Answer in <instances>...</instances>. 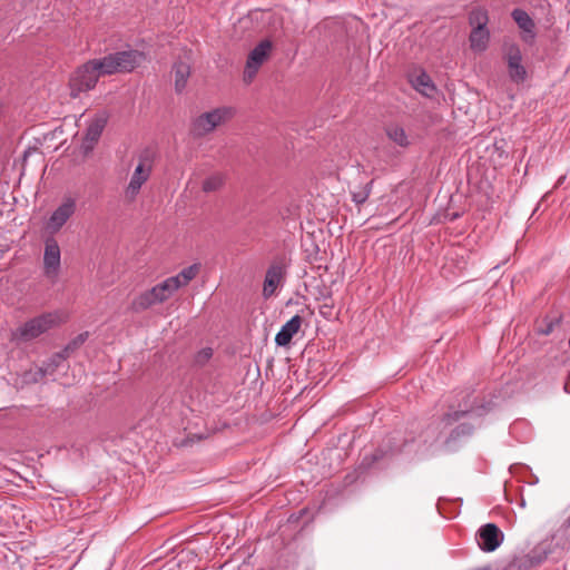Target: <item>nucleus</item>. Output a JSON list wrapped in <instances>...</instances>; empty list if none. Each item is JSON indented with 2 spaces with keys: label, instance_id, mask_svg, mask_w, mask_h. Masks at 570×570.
<instances>
[{
  "label": "nucleus",
  "instance_id": "nucleus-1",
  "mask_svg": "<svg viewBox=\"0 0 570 570\" xmlns=\"http://www.w3.org/2000/svg\"><path fill=\"white\" fill-rule=\"evenodd\" d=\"M145 59L138 50L117 51L102 58L91 59L77 68L69 80L70 96L77 98L81 92L94 89L98 79L118 72H130Z\"/></svg>",
  "mask_w": 570,
  "mask_h": 570
},
{
  "label": "nucleus",
  "instance_id": "nucleus-2",
  "mask_svg": "<svg viewBox=\"0 0 570 570\" xmlns=\"http://www.w3.org/2000/svg\"><path fill=\"white\" fill-rule=\"evenodd\" d=\"M155 157V151L150 148H145L137 155V164L124 191L127 202H134L150 178Z\"/></svg>",
  "mask_w": 570,
  "mask_h": 570
},
{
  "label": "nucleus",
  "instance_id": "nucleus-3",
  "mask_svg": "<svg viewBox=\"0 0 570 570\" xmlns=\"http://www.w3.org/2000/svg\"><path fill=\"white\" fill-rule=\"evenodd\" d=\"M474 412V409L456 410L453 412L445 413L443 417L438 421L431 423L425 430H423L419 435V448H423L424 451L430 450L441 438L442 431L441 428H446L454 422L460 421L462 417L470 415Z\"/></svg>",
  "mask_w": 570,
  "mask_h": 570
},
{
  "label": "nucleus",
  "instance_id": "nucleus-4",
  "mask_svg": "<svg viewBox=\"0 0 570 570\" xmlns=\"http://www.w3.org/2000/svg\"><path fill=\"white\" fill-rule=\"evenodd\" d=\"M58 323L59 316L57 313H43L17 328L14 337L22 342H29L57 326Z\"/></svg>",
  "mask_w": 570,
  "mask_h": 570
},
{
  "label": "nucleus",
  "instance_id": "nucleus-5",
  "mask_svg": "<svg viewBox=\"0 0 570 570\" xmlns=\"http://www.w3.org/2000/svg\"><path fill=\"white\" fill-rule=\"evenodd\" d=\"M234 116V109L230 107H220L198 116L191 126V132L196 137H202L213 131L217 126L227 121Z\"/></svg>",
  "mask_w": 570,
  "mask_h": 570
},
{
  "label": "nucleus",
  "instance_id": "nucleus-6",
  "mask_svg": "<svg viewBox=\"0 0 570 570\" xmlns=\"http://www.w3.org/2000/svg\"><path fill=\"white\" fill-rule=\"evenodd\" d=\"M273 48L272 40L264 39L250 50L244 69V81L246 83H250L254 80L259 68L271 57Z\"/></svg>",
  "mask_w": 570,
  "mask_h": 570
},
{
  "label": "nucleus",
  "instance_id": "nucleus-7",
  "mask_svg": "<svg viewBox=\"0 0 570 570\" xmlns=\"http://www.w3.org/2000/svg\"><path fill=\"white\" fill-rule=\"evenodd\" d=\"M557 537L546 538L539 542L528 554L515 557L512 561V567L520 570H529L533 567L541 564L549 554L553 552V541Z\"/></svg>",
  "mask_w": 570,
  "mask_h": 570
},
{
  "label": "nucleus",
  "instance_id": "nucleus-8",
  "mask_svg": "<svg viewBox=\"0 0 570 570\" xmlns=\"http://www.w3.org/2000/svg\"><path fill=\"white\" fill-rule=\"evenodd\" d=\"M504 60L507 62V71L511 81L522 83L528 77L527 67L523 63L521 49L515 43L505 45Z\"/></svg>",
  "mask_w": 570,
  "mask_h": 570
},
{
  "label": "nucleus",
  "instance_id": "nucleus-9",
  "mask_svg": "<svg viewBox=\"0 0 570 570\" xmlns=\"http://www.w3.org/2000/svg\"><path fill=\"white\" fill-rule=\"evenodd\" d=\"M76 208V199L72 197H65L62 203L52 212L48 222L46 223V232L51 236L57 234L73 216Z\"/></svg>",
  "mask_w": 570,
  "mask_h": 570
},
{
  "label": "nucleus",
  "instance_id": "nucleus-10",
  "mask_svg": "<svg viewBox=\"0 0 570 570\" xmlns=\"http://www.w3.org/2000/svg\"><path fill=\"white\" fill-rule=\"evenodd\" d=\"M61 265V252L58 242L52 237L45 240L43 274L50 279L57 278Z\"/></svg>",
  "mask_w": 570,
  "mask_h": 570
},
{
  "label": "nucleus",
  "instance_id": "nucleus-11",
  "mask_svg": "<svg viewBox=\"0 0 570 570\" xmlns=\"http://www.w3.org/2000/svg\"><path fill=\"white\" fill-rule=\"evenodd\" d=\"M285 274V266L281 263H273L267 268L263 285V296L265 298H269L275 294L277 287L284 282Z\"/></svg>",
  "mask_w": 570,
  "mask_h": 570
},
{
  "label": "nucleus",
  "instance_id": "nucleus-12",
  "mask_svg": "<svg viewBox=\"0 0 570 570\" xmlns=\"http://www.w3.org/2000/svg\"><path fill=\"white\" fill-rule=\"evenodd\" d=\"M475 540L479 548L484 552H492L499 547V529L494 523L482 525L476 534Z\"/></svg>",
  "mask_w": 570,
  "mask_h": 570
},
{
  "label": "nucleus",
  "instance_id": "nucleus-13",
  "mask_svg": "<svg viewBox=\"0 0 570 570\" xmlns=\"http://www.w3.org/2000/svg\"><path fill=\"white\" fill-rule=\"evenodd\" d=\"M513 20L518 24L521 30V39L528 43L532 45L535 40V23L529 13L522 9H514L511 13Z\"/></svg>",
  "mask_w": 570,
  "mask_h": 570
},
{
  "label": "nucleus",
  "instance_id": "nucleus-14",
  "mask_svg": "<svg viewBox=\"0 0 570 570\" xmlns=\"http://www.w3.org/2000/svg\"><path fill=\"white\" fill-rule=\"evenodd\" d=\"M107 117L105 115L97 116L88 125L81 148L87 154L94 149V146L99 140L102 130L106 126Z\"/></svg>",
  "mask_w": 570,
  "mask_h": 570
},
{
  "label": "nucleus",
  "instance_id": "nucleus-15",
  "mask_svg": "<svg viewBox=\"0 0 570 570\" xmlns=\"http://www.w3.org/2000/svg\"><path fill=\"white\" fill-rule=\"evenodd\" d=\"M303 318L299 315H294L287 321L275 336V343L278 346H286L291 343L293 336L299 331Z\"/></svg>",
  "mask_w": 570,
  "mask_h": 570
},
{
  "label": "nucleus",
  "instance_id": "nucleus-16",
  "mask_svg": "<svg viewBox=\"0 0 570 570\" xmlns=\"http://www.w3.org/2000/svg\"><path fill=\"white\" fill-rule=\"evenodd\" d=\"M179 289L178 278H166L164 282L157 284L151 289H149L153 298L157 302V304L164 303L170 296L174 295L175 292Z\"/></svg>",
  "mask_w": 570,
  "mask_h": 570
},
{
  "label": "nucleus",
  "instance_id": "nucleus-17",
  "mask_svg": "<svg viewBox=\"0 0 570 570\" xmlns=\"http://www.w3.org/2000/svg\"><path fill=\"white\" fill-rule=\"evenodd\" d=\"M385 134L391 141L402 148H406L411 145L410 136L406 134L405 129L399 125L393 124L386 126Z\"/></svg>",
  "mask_w": 570,
  "mask_h": 570
},
{
  "label": "nucleus",
  "instance_id": "nucleus-18",
  "mask_svg": "<svg viewBox=\"0 0 570 570\" xmlns=\"http://www.w3.org/2000/svg\"><path fill=\"white\" fill-rule=\"evenodd\" d=\"M175 76V89L177 92H181L187 85V80L190 75V66L184 61H177L173 68Z\"/></svg>",
  "mask_w": 570,
  "mask_h": 570
},
{
  "label": "nucleus",
  "instance_id": "nucleus-19",
  "mask_svg": "<svg viewBox=\"0 0 570 570\" xmlns=\"http://www.w3.org/2000/svg\"><path fill=\"white\" fill-rule=\"evenodd\" d=\"M411 81L414 89L426 97H431L435 92V86L426 72H420Z\"/></svg>",
  "mask_w": 570,
  "mask_h": 570
},
{
  "label": "nucleus",
  "instance_id": "nucleus-20",
  "mask_svg": "<svg viewBox=\"0 0 570 570\" xmlns=\"http://www.w3.org/2000/svg\"><path fill=\"white\" fill-rule=\"evenodd\" d=\"M489 42V31L487 28H474L470 35V46L474 51L485 50Z\"/></svg>",
  "mask_w": 570,
  "mask_h": 570
},
{
  "label": "nucleus",
  "instance_id": "nucleus-21",
  "mask_svg": "<svg viewBox=\"0 0 570 570\" xmlns=\"http://www.w3.org/2000/svg\"><path fill=\"white\" fill-rule=\"evenodd\" d=\"M69 355L65 353L62 350L61 352H58L53 354L48 362L39 368L38 373L40 377H45L47 375H52L55 371L60 367V365L67 360Z\"/></svg>",
  "mask_w": 570,
  "mask_h": 570
},
{
  "label": "nucleus",
  "instance_id": "nucleus-22",
  "mask_svg": "<svg viewBox=\"0 0 570 570\" xmlns=\"http://www.w3.org/2000/svg\"><path fill=\"white\" fill-rule=\"evenodd\" d=\"M155 304H157V302L153 298L150 292L146 291L131 302L130 309L138 313L151 307Z\"/></svg>",
  "mask_w": 570,
  "mask_h": 570
},
{
  "label": "nucleus",
  "instance_id": "nucleus-23",
  "mask_svg": "<svg viewBox=\"0 0 570 570\" xmlns=\"http://www.w3.org/2000/svg\"><path fill=\"white\" fill-rule=\"evenodd\" d=\"M199 269H200L199 264H193V265L184 268L176 276H171L170 278H178L179 288H180L183 286H186L190 281H193L199 273Z\"/></svg>",
  "mask_w": 570,
  "mask_h": 570
},
{
  "label": "nucleus",
  "instance_id": "nucleus-24",
  "mask_svg": "<svg viewBox=\"0 0 570 570\" xmlns=\"http://www.w3.org/2000/svg\"><path fill=\"white\" fill-rule=\"evenodd\" d=\"M488 13L485 10L481 8L473 9L469 14V21L472 27L474 28H487L488 24Z\"/></svg>",
  "mask_w": 570,
  "mask_h": 570
},
{
  "label": "nucleus",
  "instance_id": "nucleus-25",
  "mask_svg": "<svg viewBox=\"0 0 570 570\" xmlns=\"http://www.w3.org/2000/svg\"><path fill=\"white\" fill-rule=\"evenodd\" d=\"M224 185V176L222 174H214L207 177L203 183V190L205 193H213L220 189Z\"/></svg>",
  "mask_w": 570,
  "mask_h": 570
},
{
  "label": "nucleus",
  "instance_id": "nucleus-26",
  "mask_svg": "<svg viewBox=\"0 0 570 570\" xmlns=\"http://www.w3.org/2000/svg\"><path fill=\"white\" fill-rule=\"evenodd\" d=\"M372 183L373 181H370L364 187H361L358 190L352 191V200L356 205H362V204H364L367 200V198H368V196L371 194Z\"/></svg>",
  "mask_w": 570,
  "mask_h": 570
},
{
  "label": "nucleus",
  "instance_id": "nucleus-27",
  "mask_svg": "<svg viewBox=\"0 0 570 570\" xmlns=\"http://www.w3.org/2000/svg\"><path fill=\"white\" fill-rule=\"evenodd\" d=\"M88 332H83L78 334L73 340H71L63 348L65 353L70 355L76 350H78L88 338Z\"/></svg>",
  "mask_w": 570,
  "mask_h": 570
},
{
  "label": "nucleus",
  "instance_id": "nucleus-28",
  "mask_svg": "<svg viewBox=\"0 0 570 570\" xmlns=\"http://www.w3.org/2000/svg\"><path fill=\"white\" fill-rule=\"evenodd\" d=\"M471 433L472 426L470 424L462 423L451 431L450 436L445 440V443H449L452 440H456L460 436L469 435Z\"/></svg>",
  "mask_w": 570,
  "mask_h": 570
},
{
  "label": "nucleus",
  "instance_id": "nucleus-29",
  "mask_svg": "<svg viewBox=\"0 0 570 570\" xmlns=\"http://www.w3.org/2000/svg\"><path fill=\"white\" fill-rule=\"evenodd\" d=\"M213 356V350L210 347L202 348L194 357V362L197 366H204Z\"/></svg>",
  "mask_w": 570,
  "mask_h": 570
},
{
  "label": "nucleus",
  "instance_id": "nucleus-30",
  "mask_svg": "<svg viewBox=\"0 0 570 570\" xmlns=\"http://www.w3.org/2000/svg\"><path fill=\"white\" fill-rule=\"evenodd\" d=\"M560 535H569L570 537V517L567 519V521L564 522L561 530L556 534V537H558V538Z\"/></svg>",
  "mask_w": 570,
  "mask_h": 570
},
{
  "label": "nucleus",
  "instance_id": "nucleus-31",
  "mask_svg": "<svg viewBox=\"0 0 570 570\" xmlns=\"http://www.w3.org/2000/svg\"><path fill=\"white\" fill-rule=\"evenodd\" d=\"M495 397L491 399L487 405H482L481 407H483L484 410L487 411H490L492 409H494V406L497 405L495 401H494Z\"/></svg>",
  "mask_w": 570,
  "mask_h": 570
},
{
  "label": "nucleus",
  "instance_id": "nucleus-32",
  "mask_svg": "<svg viewBox=\"0 0 570 570\" xmlns=\"http://www.w3.org/2000/svg\"><path fill=\"white\" fill-rule=\"evenodd\" d=\"M331 295H332V294H331V291H328V289L324 288V289L320 293V297H318V299H321V298H322V299H327V298H330V297H331Z\"/></svg>",
  "mask_w": 570,
  "mask_h": 570
},
{
  "label": "nucleus",
  "instance_id": "nucleus-33",
  "mask_svg": "<svg viewBox=\"0 0 570 570\" xmlns=\"http://www.w3.org/2000/svg\"><path fill=\"white\" fill-rule=\"evenodd\" d=\"M552 332V324H549L547 328L540 330V333L543 335H549Z\"/></svg>",
  "mask_w": 570,
  "mask_h": 570
},
{
  "label": "nucleus",
  "instance_id": "nucleus-34",
  "mask_svg": "<svg viewBox=\"0 0 570 570\" xmlns=\"http://www.w3.org/2000/svg\"><path fill=\"white\" fill-rule=\"evenodd\" d=\"M564 179H566V176H561V177H559V179L557 180V183H556V186H554V187H559V186H561V185L563 184Z\"/></svg>",
  "mask_w": 570,
  "mask_h": 570
},
{
  "label": "nucleus",
  "instance_id": "nucleus-35",
  "mask_svg": "<svg viewBox=\"0 0 570 570\" xmlns=\"http://www.w3.org/2000/svg\"><path fill=\"white\" fill-rule=\"evenodd\" d=\"M567 546H570V541L562 543V548H566Z\"/></svg>",
  "mask_w": 570,
  "mask_h": 570
},
{
  "label": "nucleus",
  "instance_id": "nucleus-36",
  "mask_svg": "<svg viewBox=\"0 0 570 570\" xmlns=\"http://www.w3.org/2000/svg\"><path fill=\"white\" fill-rule=\"evenodd\" d=\"M503 492H504V497H505V499L508 500L507 489H503Z\"/></svg>",
  "mask_w": 570,
  "mask_h": 570
},
{
  "label": "nucleus",
  "instance_id": "nucleus-37",
  "mask_svg": "<svg viewBox=\"0 0 570 570\" xmlns=\"http://www.w3.org/2000/svg\"><path fill=\"white\" fill-rule=\"evenodd\" d=\"M500 538H501V542H502V541H503V539H504V534H503V532H502V531H501Z\"/></svg>",
  "mask_w": 570,
  "mask_h": 570
},
{
  "label": "nucleus",
  "instance_id": "nucleus-38",
  "mask_svg": "<svg viewBox=\"0 0 570 570\" xmlns=\"http://www.w3.org/2000/svg\"><path fill=\"white\" fill-rule=\"evenodd\" d=\"M323 307H328V308H331V307H332V305H330V304H324V305H323Z\"/></svg>",
  "mask_w": 570,
  "mask_h": 570
}]
</instances>
